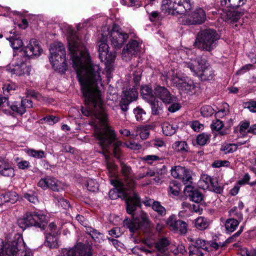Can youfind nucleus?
<instances>
[{"label": "nucleus", "instance_id": "f257e3e1", "mask_svg": "<svg viewBox=\"0 0 256 256\" xmlns=\"http://www.w3.org/2000/svg\"><path fill=\"white\" fill-rule=\"evenodd\" d=\"M68 42L73 66L76 72L85 104L93 107L91 108L82 107V112L86 116L94 114L104 124L107 120V114L104 110L100 92L98 86L101 80L99 66L92 62L87 50L76 34L72 33L70 36Z\"/></svg>", "mask_w": 256, "mask_h": 256}, {"label": "nucleus", "instance_id": "f03ea898", "mask_svg": "<svg viewBox=\"0 0 256 256\" xmlns=\"http://www.w3.org/2000/svg\"><path fill=\"white\" fill-rule=\"evenodd\" d=\"M116 188L111 190L109 192V196L112 200L116 199L122 196L126 200V212L134 216L133 212L136 208L140 205V198L134 190L126 187L125 185L117 182Z\"/></svg>", "mask_w": 256, "mask_h": 256}, {"label": "nucleus", "instance_id": "7ed1b4c3", "mask_svg": "<svg viewBox=\"0 0 256 256\" xmlns=\"http://www.w3.org/2000/svg\"><path fill=\"white\" fill-rule=\"evenodd\" d=\"M220 36L214 30L206 28L198 32L194 46L202 51L210 52L217 46Z\"/></svg>", "mask_w": 256, "mask_h": 256}, {"label": "nucleus", "instance_id": "20e7f679", "mask_svg": "<svg viewBox=\"0 0 256 256\" xmlns=\"http://www.w3.org/2000/svg\"><path fill=\"white\" fill-rule=\"evenodd\" d=\"M94 136L98 140V144L102 149H107L110 144L114 143L113 154L114 156L119 158L120 156V147L122 142L120 140H116V134L114 131L110 127L106 126L104 130L96 132Z\"/></svg>", "mask_w": 256, "mask_h": 256}, {"label": "nucleus", "instance_id": "39448f33", "mask_svg": "<svg viewBox=\"0 0 256 256\" xmlns=\"http://www.w3.org/2000/svg\"><path fill=\"white\" fill-rule=\"evenodd\" d=\"M50 61L56 70L64 72L67 68L66 61V50L64 44L58 42H54L50 48Z\"/></svg>", "mask_w": 256, "mask_h": 256}, {"label": "nucleus", "instance_id": "423d86ee", "mask_svg": "<svg viewBox=\"0 0 256 256\" xmlns=\"http://www.w3.org/2000/svg\"><path fill=\"white\" fill-rule=\"evenodd\" d=\"M184 68H189L190 70L198 76L202 80H210L213 79L214 74L212 68L210 66L205 59L198 58L184 63Z\"/></svg>", "mask_w": 256, "mask_h": 256}, {"label": "nucleus", "instance_id": "0eeeda50", "mask_svg": "<svg viewBox=\"0 0 256 256\" xmlns=\"http://www.w3.org/2000/svg\"><path fill=\"white\" fill-rule=\"evenodd\" d=\"M17 224L23 230L32 226L40 228L42 230L46 226L48 221L46 216L43 214L36 212H28L18 218Z\"/></svg>", "mask_w": 256, "mask_h": 256}, {"label": "nucleus", "instance_id": "6e6552de", "mask_svg": "<svg viewBox=\"0 0 256 256\" xmlns=\"http://www.w3.org/2000/svg\"><path fill=\"white\" fill-rule=\"evenodd\" d=\"M192 8L190 0H162L161 6L162 10L164 14L172 15L182 16Z\"/></svg>", "mask_w": 256, "mask_h": 256}, {"label": "nucleus", "instance_id": "1a4fd4ad", "mask_svg": "<svg viewBox=\"0 0 256 256\" xmlns=\"http://www.w3.org/2000/svg\"><path fill=\"white\" fill-rule=\"evenodd\" d=\"M181 18L184 25L200 24L205 22L206 14L202 8H198L192 12H190V10L186 11Z\"/></svg>", "mask_w": 256, "mask_h": 256}, {"label": "nucleus", "instance_id": "9d476101", "mask_svg": "<svg viewBox=\"0 0 256 256\" xmlns=\"http://www.w3.org/2000/svg\"><path fill=\"white\" fill-rule=\"evenodd\" d=\"M124 226L129 229L130 231L134 234L136 232L141 226H144L146 228L151 226V222L148 214L142 212L138 218L133 220H124L123 222Z\"/></svg>", "mask_w": 256, "mask_h": 256}, {"label": "nucleus", "instance_id": "9b49d317", "mask_svg": "<svg viewBox=\"0 0 256 256\" xmlns=\"http://www.w3.org/2000/svg\"><path fill=\"white\" fill-rule=\"evenodd\" d=\"M171 174L173 177L181 179L185 185L184 188L190 190L193 180L192 171L184 167L178 166L172 168Z\"/></svg>", "mask_w": 256, "mask_h": 256}, {"label": "nucleus", "instance_id": "f8f14e48", "mask_svg": "<svg viewBox=\"0 0 256 256\" xmlns=\"http://www.w3.org/2000/svg\"><path fill=\"white\" fill-rule=\"evenodd\" d=\"M92 246L88 244L79 243L70 250H64L63 256H92Z\"/></svg>", "mask_w": 256, "mask_h": 256}, {"label": "nucleus", "instance_id": "ddd939ff", "mask_svg": "<svg viewBox=\"0 0 256 256\" xmlns=\"http://www.w3.org/2000/svg\"><path fill=\"white\" fill-rule=\"evenodd\" d=\"M128 38V34L116 26H113L110 32V40L116 50L120 48Z\"/></svg>", "mask_w": 256, "mask_h": 256}, {"label": "nucleus", "instance_id": "4468645a", "mask_svg": "<svg viewBox=\"0 0 256 256\" xmlns=\"http://www.w3.org/2000/svg\"><path fill=\"white\" fill-rule=\"evenodd\" d=\"M171 80L173 86L176 87L181 92L189 94L194 93L196 86L192 81L189 80L186 82L177 76L172 78Z\"/></svg>", "mask_w": 256, "mask_h": 256}, {"label": "nucleus", "instance_id": "2eb2a0df", "mask_svg": "<svg viewBox=\"0 0 256 256\" xmlns=\"http://www.w3.org/2000/svg\"><path fill=\"white\" fill-rule=\"evenodd\" d=\"M199 184L203 189L209 188L217 194H221L223 192V188L218 185L217 178H212L208 174L201 176Z\"/></svg>", "mask_w": 256, "mask_h": 256}, {"label": "nucleus", "instance_id": "dca6fc26", "mask_svg": "<svg viewBox=\"0 0 256 256\" xmlns=\"http://www.w3.org/2000/svg\"><path fill=\"white\" fill-rule=\"evenodd\" d=\"M138 93L134 87L123 91V96L119 103L122 112L126 114L128 109V105L137 98Z\"/></svg>", "mask_w": 256, "mask_h": 256}, {"label": "nucleus", "instance_id": "f3484780", "mask_svg": "<svg viewBox=\"0 0 256 256\" xmlns=\"http://www.w3.org/2000/svg\"><path fill=\"white\" fill-rule=\"evenodd\" d=\"M121 172L124 178V182L118 181L122 184L132 190L136 186L134 176L131 168L124 162H120Z\"/></svg>", "mask_w": 256, "mask_h": 256}, {"label": "nucleus", "instance_id": "a211bd4d", "mask_svg": "<svg viewBox=\"0 0 256 256\" xmlns=\"http://www.w3.org/2000/svg\"><path fill=\"white\" fill-rule=\"evenodd\" d=\"M236 210L237 208L234 207L230 210V215L233 218L228 219L225 223L226 230L230 232H234L242 220V212H238Z\"/></svg>", "mask_w": 256, "mask_h": 256}, {"label": "nucleus", "instance_id": "6ab92c4d", "mask_svg": "<svg viewBox=\"0 0 256 256\" xmlns=\"http://www.w3.org/2000/svg\"><path fill=\"white\" fill-rule=\"evenodd\" d=\"M141 44L136 40H130L123 49L122 52V59L126 61L130 60L140 52Z\"/></svg>", "mask_w": 256, "mask_h": 256}, {"label": "nucleus", "instance_id": "aec40b11", "mask_svg": "<svg viewBox=\"0 0 256 256\" xmlns=\"http://www.w3.org/2000/svg\"><path fill=\"white\" fill-rule=\"evenodd\" d=\"M38 185L44 190L50 188L53 191L58 192L63 190L62 184L55 178L50 176L41 178Z\"/></svg>", "mask_w": 256, "mask_h": 256}, {"label": "nucleus", "instance_id": "412c9836", "mask_svg": "<svg viewBox=\"0 0 256 256\" xmlns=\"http://www.w3.org/2000/svg\"><path fill=\"white\" fill-rule=\"evenodd\" d=\"M98 47L99 58L102 62L106 66L111 64L115 60L116 54L112 52H109V47L106 43L102 42Z\"/></svg>", "mask_w": 256, "mask_h": 256}, {"label": "nucleus", "instance_id": "4be33fe9", "mask_svg": "<svg viewBox=\"0 0 256 256\" xmlns=\"http://www.w3.org/2000/svg\"><path fill=\"white\" fill-rule=\"evenodd\" d=\"M42 52V48H40L38 41L35 39L30 40L29 44L20 50L22 56L28 58L38 56Z\"/></svg>", "mask_w": 256, "mask_h": 256}, {"label": "nucleus", "instance_id": "5701e85b", "mask_svg": "<svg viewBox=\"0 0 256 256\" xmlns=\"http://www.w3.org/2000/svg\"><path fill=\"white\" fill-rule=\"evenodd\" d=\"M4 252L8 256H31V252L26 250L24 246L22 248H19V245L16 242L9 244L6 247Z\"/></svg>", "mask_w": 256, "mask_h": 256}, {"label": "nucleus", "instance_id": "b1692460", "mask_svg": "<svg viewBox=\"0 0 256 256\" xmlns=\"http://www.w3.org/2000/svg\"><path fill=\"white\" fill-rule=\"evenodd\" d=\"M168 226L174 230H178L180 234H184L187 232V224L184 222L176 220L174 215L170 216L166 221Z\"/></svg>", "mask_w": 256, "mask_h": 256}, {"label": "nucleus", "instance_id": "393cba45", "mask_svg": "<svg viewBox=\"0 0 256 256\" xmlns=\"http://www.w3.org/2000/svg\"><path fill=\"white\" fill-rule=\"evenodd\" d=\"M155 96L160 98L165 104H170L173 102L174 98L172 96L168 90L160 86H157L154 88Z\"/></svg>", "mask_w": 256, "mask_h": 256}, {"label": "nucleus", "instance_id": "a878e982", "mask_svg": "<svg viewBox=\"0 0 256 256\" xmlns=\"http://www.w3.org/2000/svg\"><path fill=\"white\" fill-rule=\"evenodd\" d=\"M143 204L146 206L151 207L160 216H164L166 214V209L158 201L155 200L154 199L146 198L143 201Z\"/></svg>", "mask_w": 256, "mask_h": 256}, {"label": "nucleus", "instance_id": "bb28decb", "mask_svg": "<svg viewBox=\"0 0 256 256\" xmlns=\"http://www.w3.org/2000/svg\"><path fill=\"white\" fill-rule=\"evenodd\" d=\"M32 107V102L30 100L22 98L21 102H14L10 105L12 110L20 115L23 114L26 112V108Z\"/></svg>", "mask_w": 256, "mask_h": 256}, {"label": "nucleus", "instance_id": "cd10ccee", "mask_svg": "<svg viewBox=\"0 0 256 256\" xmlns=\"http://www.w3.org/2000/svg\"><path fill=\"white\" fill-rule=\"evenodd\" d=\"M221 18L225 22H236L243 14V12L236 10H222Z\"/></svg>", "mask_w": 256, "mask_h": 256}, {"label": "nucleus", "instance_id": "c85d7f7f", "mask_svg": "<svg viewBox=\"0 0 256 256\" xmlns=\"http://www.w3.org/2000/svg\"><path fill=\"white\" fill-rule=\"evenodd\" d=\"M0 174L8 177H13L14 172L11 164L7 159L0 157Z\"/></svg>", "mask_w": 256, "mask_h": 256}, {"label": "nucleus", "instance_id": "c756f323", "mask_svg": "<svg viewBox=\"0 0 256 256\" xmlns=\"http://www.w3.org/2000/svg\"><path fill=\"white\" fill-rule=\"evenodd\" d=\"M24 68H26V64L22 62L20 64L9 65L6 67V70L10 72L12 75H16L20 76L24 75V72L22 70Z\"/></svg>", "mask_w": 256, "mask_h": 256}, {"label": "nucleus", "instance_id": "7c9ffc66", "mask_svg": "<svg viewBox=\"0 0 256 256\" xmlns=\"http://www.w3.org/2000/svg\"><path fill=\"white\" fill-rule=\"evenodd\" d=\"M190 190H186V188H184V192L186 194L190 197V199L197 204L200 202L203 199L202 194L198 190L194 189L191 186Z\"/></svg>", "mask_w": 256, "mask_h": 256}, {"label": "nucleus", "instance_id": "2f4dec72", "mask_svg": "<svg viewBox=\"0 0 256 256\" xmlns=\"http://www.w3.org/2000/svg\"><path fill=\"white\" fill-rule=\"evenodd\" d=\"M246 1L247 0H220V4L222 6L234 9L243 6Z\"/></svg>", "mask_w": 256, "mask_h": 256}, {"label": "nucleus", "instance_id": "473e14b6", "mask_svg": "<svg viewBox=\"0 0 256 256\" xmlns=\"http://www.w3.org/2000/svg\"><path fill=\"white\" fill-rule=\"evenodd\" d=\"M140 94L142 98L148 102L155 100V94L152 88L148 86H142L140 90Z\"/></svg>", "mask_w": 256, "mask_h": 256}, {"label": "nucleus", "instance_id": "72a5a7b5", "mask_svg": "<svg viewBox=\"0 0 256 256\" xmlns=\"http://www.w3.org/2000/svg\"><path fill=\"white\" fill-rule=\"evenodd\" d=\"M163 133L166 136H172L175 134L178 126L176 124H172L168 122H164L162 126Z\"/></svg>", "mask_w": 256, "mask_h": 256}, {"label": "nucleus", "instance_id": "f704fd0d", "mask_svg": "<svg viewBox=\"0 0 256 256\" xmlns=\"http://www.w3.org/2000/svg\"><path fill=\"white\" fill-rule=\"evenodd\" d=\"M46 238L47 245L50 248H56L58 246V234H46Z\"/></svg>", "mask_w": 256, "mask_h": 256}, {"label": "nucleus", "instance_id": "c9c22d12", "mask_svg": "<svg viewBox=\"0 0 256 256\" xmlns=\"http://www.w3.org/2000/svg\"><path fill=\"white\" fill-rule=\"evenodd\" d=\"M148 102L151 106L152 114L154 115L159 114L162 110V102L156 100V98H155V100H152Z\"/></svg>", "mask_w": 256, "mask_h": 256}, {"label": "nucleus", "instance_id": "e433bc0d", "mask_svg": "<svg viewBox=\"0 0 256 256\" xmlns=\"http://www.w3.org/2000/svg\"><path fill=\"white\" fill-rule=\"evenodd\" d=\"M192 244L190 246L192 247H196L198 249H200L202 250L207 252L208 250V248L206 246V242L202 239L196 238L192 239Z\"/></svg>", "mask_w": 256, "mask_h": 256}, {"label": "nucleus", "instance_id": "4c0bfd02", "mask_svg": "<svg viewBox=\"0 0 256 256\" xmlns=\"http://www.w3.org/2000/svg\"><path fill=\"white\" fill-rule=\"evenodd\" d=\"M8 40L10 42L11 46L14 49H18L23 45L22 40L17 35L10 36Z\"/></svg>", "mask_w": 256, "mask_h": 256}, {"label": "nucleus", "instance_id": "58836bf2", "mask_svg": "<svg viewBox=\"0 0 256 256\" xmlns=\"http://www.w3.org/2000/svg\"><path fill=\"white\" fill-rule=\"evenodd\" d=\"M209 225L208 220L204 217H199L196 220L195 226L200 230L206 229Z\"/></svg>", "mask_w": 256, "mask_h": 256}, {"label": "nucleus", "instance_id": "ea45409f", "mask_svg": "<svg viewBox=\"0 0 256 256\" xmlns=\"http://www.w3.org/2000/svg\"><path fill=\"white\" fill-rule=\"evenodd\" d=\"M172 148L178 152H186L188 150V146L184 141H177L172 145Z\"/></svg>", "mask_w": 256, "mask_h": 256}, {"label": "nucleus", "instance_id": "a19ab883", "mask_svg": "<svg viewBox=\"0 0 256 256\" xmlns=\"http://www.w3.org/2000/svg\"><path fill=\"white\" fill-rule=\"evenodd\" d=\"M180 190V184L176 180L170 182L168 186V192L174 196H178Z\"/></svg>", "mask_w": 256, "mask_h": 256}, {"label": "nucleus", "instance_id": "79ce46f5", "mask_svg": "<svg viewBox=\"0 0 256 256\" xmlns=\"http://www.w3.org/2000/svg\"><path fill=\"white\" fill-rule=\"evenodd\" d=\"M86 232L96 241L99 242L102 238V234L92 227H86Z\"/></svg>", "mask_w": 256, "mask_h": 256}, {"label": "nucleus", "instance_id": "37998d69", "mask_svg": "<svg viewBox=\"0 0 256 256\" xmlns=\"http://www.w3.org/2000/svg\"><path fill=\"white\" fill-rule=\"evenodd\" d=\"M238 145L234 144H223L220 150L224 152L225 154L232 153L236 150Z\"/></svg>", "mask_w": 256, "mask_h": 256}, {"label": "nucleus", "instance_id": "c03bdc74", "mask_svg": "<svg viewBox=\"0 0 256 256\" xmlns=\"http://www.w3.org/2000/svg\"><path fill=\"white\" fill-rule=\"evenodd\" d=\"M168 244V240L166 238H163L155 244V246L158 250L164 252L166 250Z\"/></svg>", "mask_w": 256, "mask_h": 256}, {"label": "nucleus", "instance_id": "a18cd8bd", "mask_svg": "<svg viewBox=\"0 0 256 256\" xmlns=\"http://www.w3.org/2000/svg\"><path fill=\"white\" fill-rule=\"evenodd\" d=\"M210 140V135L206 133H202L198 136L196 142L198 145L204 146Z\"/></svg>", "mask_w": 256, "mask_h": 256}, {"label": "nucleus", "instance_id": "49530a36", "mask_svg": "<svg viewBox=\"0 0 256 256\" xmlns=\"http://www.w3.org/2000/svg\"><path fill=\"white\" fill-rule=\"evenodd\" d=\"M28 154L32 157L36 158H42L45 157V154L43 150H36L33 149H30L28 150Z\"/></svg>", "mask_w": 256, "mask_h": 256}, {"label": "nucleus", "instance_id": "de8ad7c7", "mask_svg": "<svg viewBox=\"0 0 256 256\" xmlns=\"http://www.w3.org/2000/svg\"><path fill=\"white\" fill-rule=\"evenodd\" d=\"M214 113V110L210 106H204L201 108V114L205 117L212 116Z\"/></svg>", "mask_w": 256, "mask_h": 256}, {"label": "nucleus", "instance_id": "09e8293b", "mask_svg": "<svg viewBox=\"0 0 256 256\" xmlns=\"http://www.w3.org/2000/svg\"><path fill=\"white\" fill-rule=\"evenodd\" d=\"M204 253L200 249L196 248L190 246H189V256H204Z\"/></svg>", "mask_w": 256, "mask_h": 256}, {"label": "nucleus", "instance_id": "8fccbe9b", "mask_svg": "<svg viewBox=\"0 0 256 256\" xmlns=\"http://www.w3.org/2000/svg\"><path fill=\"white\" fill-rule=\"evenodd\" d=\"M224 126V124L222 121L219 120H216L211 124L210 128L212 130L219 131Z\"/></svg>", "mask_w": 256, "mask_h": 256}, {"label": "nucleus", "instance_id": "3c124183", "mask_svg": "<svg viewBox=\"0 0 256 256\" xmlns=\"http://www.w3.org/2000/svg\"><path fill=\"white\" fill-rule=\"evenodd\" d=\"M250 179V176L248 174H246L244 177L238 181V184L240 185H244L245 184H249L251 186H254L256 184V182H248Z\"/></svg>", "mask_w": 256, "mask_h": 256}, {"label": "nucleus", "instance_id": "603ef678", "mask_svg": "<svg viewBox=\"0 0 256 256\" xmlns=\"http://www.w3.org/2000/svg\"><path fill=\"white\" fill-rule=\"evenodd\" d=\"M87 188L89 191L96 192L98 190V184L92 180H90L87 182Z\"/></svg>", "mask_w": 256, "mask_h": 256}, {"label": "nucleus", "instance_id": "864d4df0", "mask_svg": "<svg viewBox=\"0 0 256 256\" xmlns=\"http://www.w3.org/2000/svg\"><path fill=\"white\" fill-rule=\"evenodd\" d=\"M134 112L138 120H143L142 116V114H145V112L142 109L137 108L134 109Z\"/></svg>", "mask_w": 256, "mask_h": 256}, {"label": "nucleus", "instance_id": "5fc2aeb1", "mask_svg": "<svg viewBox=\"0 0 256 256\" xmlns=\"http://www.w3.org/2000/svg\"><path fill=\"white\" fill-rule=\"evenodd\" d=\"M44 120L48 124H53L59 120V118L54 116H50L45 117Z\"/></svg>", "mask_w": 256, "mask_h": 256}, {"label": "nucleus", "instance_id": "6e6d98bb", "mask_svg": "<svg viewBox=\"0 0 256 256\" xmlns=\"http://www.w3.org/2000/svg\"><path fill=\"white\" fill-rule=\"evenodd\" d=\"M191 128L196 132H199L203 128V125L197 120L192 122L190 124Z\"/></svg>", "mask_w": 256, "mask_h": 256}, {"label": "nucleus", "instance_id": "4d7b16f0", "mask_svg": "<svg viewBox=\"0 0 256 256\" xmlns=\"http://www.w3.org/2000/svg\"><path fill=\"white\" fill-rule=\"evenodd\" d=\"M132 251L134 253H138V251L145 252L146 254L151 252V250L146 249L144 246H136L132 248Z\"/></svg>", "mask_w": 256, "mask_h": 256}, {"label": "nucleus", "instance_id": "13d9d810", "mask_svg": "<svg viewBox=\"0 0 256 256\" xmlns=\"http://www.w3.org/2000/svg\"><path fill=\"white\" fill-rule=\"evenodd\" d=\"M108 234L112 237L118 238L120 235V230L118 228H114L108 231Z\"/></svg>", "mask_w": 256, "mask_h": 256}, {"label": "nucleus", "instance_id": "bf43d9fd", "mask_svg": "<svg viewBox=\"0 0 256 256\" xmlns=\"http://www.w3.org/2000/svg\"><path fill=\"white\" fill-rule=\"evenodd\" d=\"M246 106L250 112H256V101H250L245 104Z\"/></svg>", "mask_w": 256, "mask_h": 256}, {"label": "nucleus", "instance_id": "052dcab7", "mask_svg": "<svg viewBox=\"0 0 256 256\" xmlns=\"http://www.w3.org/2000/svg\"><path fill=\"white\" fill-rule=\"evenodd\" d=\"M58 202L64 209H68L70 207V204L68 201L64 200L62 198H60L58 200Z\"/></svg>", "mask_w": 256, "mask_h": 256}, {"label": "nucleus", "instance_id": "680f3d73", "mask_svg": "<svg viewBox=\"0 0 256 256\" xmlns=\"http://www.w3.org/2000/svg\"><path fill=\"white\" fill-rule=\"evenodd\" d=\"M180 106L178 103H173L170 104L168 108V110L171 112H174L180 110Z\"/></svg>", "mask_w": 256, "mask_h": 256}, {"label": "nucleus", "instance_id": "e2e57ef3", "mask_svg": "<svg viewBox=\"0 0 256 256\" xmlns=\"http://www.w3.org/2000/svg\"><path fill=\"white\" fill-rule=\"evenodd\" d=\"M143 160L147 161L148 163L151 164V162L159 160L160 158L155 155H148L144 156Z\"/></svg>", "mask_w": 256, "mask_h": 256}, {"label": "nucleus", "instance_id": "0e129e2a", "mask_svg": "<svg viewBox=\"0 0 256 256\" xmlns=\"http://www.w3.org/2000/svg\"><path fill=\"white\" fill-rule=\"evenodd\" d=\"M56 226L54 222L50 223L48 228V230H49L48 234H57L58 232L56 230Z\"/></svg>", "mask_w": 256, "mask_h": 256}, {"label": "nucleus", "instance_id": "69168bd1", "mask_svg": "<svg viewBox=\"0 0 256 256\" xmlns=\"http://www.w3.org/2000/svg\"><path fill=\"white\" fill-rule=\"evenodd\" d=\"M150 135V132L148 130L146 129H140V136L142 140H146L148 138Z\"/></svg>", "mask_w": 256, "mask_h": 256}, {"label": "nucleus", "instance_id": "338daca9", "mask_svg": "<svg viewBox=\"0 0 256 256\" xmlns=\"http://www.w3.org/2000/svg\"><path fill=\"white\" fill-rule=\"evenodd\" d=\"M24 198L27 199L30 202L32 203H36L38 202V198L34 194H26Z\"/></svg>", "mask_w": 256, "mask_h": 256}, {"label": "nucleus", "instance_id": "774afa93", "mask_svg": "<svg viewBox=\"0 0 256 256\" xmlns=\"http://www.w3.org/2000/svg\"><path fill=\"white\" fill-rule=\"evenodd\" d=\"M242 256H256V251L248 252L247 250H243L241 254Z\"/></svg>", "mask_w": 256, "mask_h": 256}]
</instances>
